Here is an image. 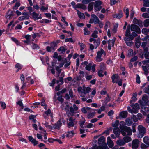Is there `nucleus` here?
<instances>
[{
  "label": "nucleus",
  "mask_w": 149,
  "mask_h": 149,
  "mask_svg": "<svg viewBox=\"0 0 149 149\" xmlns=\"http://www.w3.org/2000/svg\"><path fill=\"white\" fill-rule=\"evenodd\" d=\"M77 14L79 18L81 19H84L85 18V16L84 14L78 10H77Z\"/></svg>",
  "instance_id": "obj_23"
},
{
  "label": "nucleus",
  "mask_w": 149,
  "mask_h": 149,
  "mask_svg": "<svg viewBox=\"0 0 149 149\" xmlns=\"http://www.w3.org/2000/svg\"><path fill=\"white\" fill-rule=\"evenodd\" d=\"M75 7L77 8H80L83 10H86V7L85 5L78 3L76 5Z\"/></svg>",
  "instance_id": "obj_21"
},
{
  "label": "nucleus",
  "mask_w": 149,
  "mask_h": 149,
  "mask_svg": "<svg viewBox=\"0 0 149 149\" xmlns=\"http://www.w3.org/2000/svg\"><path fill=\"white\" fill-rule=\"evenodd\" d=\"M100 40L99 39H98V40H97V41L95 43H94V46H95V49H96L100 45Z\"/></svg>",
  "instance_id": "obj_45"
},
{
  "label": "nucleus",
  "mask_w": 149,
  "mask_h": 149,
  "mask_svg": "<svg viewBox=\"0 0 149 149\" xmlns=\"http://www.w3.org/2000/svg\"><path fill=\"white\" fill-rule=\"evenodd\" d=\"M57 44L55 42H53L51 43L50 46L52 49L54 51L55 49V47L57 46Z\"/></svg>",
  "instance_id": "obj_35"
},
{
  "label": "nucleus",
  "mask_w": 149,
  "mask_h": 149,
  "mask_svg": "<svg viewBox=\"0 0 149 149\" xmlns=\"http://www.w3.org/2000/svg\"><path fill=\"white\" fill-rule=\"evenodd\" d=\"M23 24V22H21L20 24H17L15 27V29H20L22 28V26Z\"/></svg>",
  "instance_id": "obj_42"
},
{
  "label": "nucleus",
  "mask_w": 149,
  "mask_h": 149,
  "mask_svg": "<svg viewBox=\"0 0 149 149\" xmlns=\"http://www.w3.org/2000/svg\"><path fill=\"white\" fill-rule=\"evenodd\" d=\"M105 139L103 136H101L98 139V143L99 145L97 147H93L90 149H109L107 144L105 143Z\"/></svg>",
  "instance_id": "obj_1"
},
{
  "label": "nucleus",
  "mask_w": 149,
  "mask_h": 149,
  "mask_svg": "<svg viewBox=\"0 0 149 149\" xmlns=\"http://www.w3.org/2000/svg\"><path fill=\"white\" fill-rule=\"evenodd\" d=\"M78 44L80 45V46L81 47L80 49L81 50H83L85 47V44L83 43H80V42H78Z\"/></svg>",
  "instance_id": "obj_54"
},
{
  "label": "nucleus",
  "mask_w": 149,
  "mask_h": 149,
  "mask_svg": "<svg viewBox=\"0 0 149 149\" xmlns=\"http://www.w3.org/2000/svg\"><path fill=\"white\" fill-rule=\"evenodd\" d=\"M142 68L143 70L145 72V73L146 74H147L148 73V71L147 68L146 66H142Z\"/></svg>",
  "instance_id": "obj_43"
},
{
  "label": "nucleus",
  "mask_w": 149,
  "mask_h": 149,
  "mask_svg": "<svg viewBox=\"0 0 149 149\" xmlns=\"http://www.w3.org/2000/svg\"><path fill=\"white\" fill-rule=\"evenodd\" d=\"M91 17L94 21V23L97 24L100 21L99 18L95 15L92 14L91 15Z\"/></svg>",
  "instance_id": "obj_20"
},
{
  "label": "nucleus",
  "mask_w": 149,
  "mask_h": 149,
  "mask_svg": "<svg viewBox=\"0 0 149 149\" xmlns=\"http://www.w3.org/2000/svg\"><path fill=\"white\" fill-rule=\"evenodd\" d=\"M93 3H90L88 6V10L89 11H91L93 9Z\"/></svg>",
  "instance_id": "obj_36"
},
{
  "label": "nucleus",
  "mask_w": 149,
  "mask_h": 149,
  "mask_svg": "<svg viewBox=\"0 0 149 149\" xmlns=\"http://www.w3.org/2000/svg\"><path fill=\"white\" fill-rule=\"evenodd\" d=\"M110 25V22L109 21H107L105 24L104 28L105 30H107V29L108 26Z\"/></svg>",
  "instance_id": "obj_63"
},
{
  "label": "nucleus",
  "mask_w": 149,
  "mask_h": 149,
  "mask_svg": "<svg viewBox=\"0 0 149 149\" xmlns=\"http://www.w3.org/2000/svg\"><path fill=\"white\" fill-rule=\"evenodd\" d=\"M107 141L108 145L110 148H112L113 146V141L111 140L110 137H107Z\"/></svg>",
  "instance_id": "obj_16"
},
{
  "label": "nucleus",
  "mask_w": 149,
  "mask_h": 149,
  "mask_svg": "<svg viewBox=\"0 0 149 149\" xmlns=\"http://www.w3.org/2000/svg\"><path fill=\"white\" fill-rule=\"evenodd\" d=\"M113 132L116 137H118L120 135V130L118 127H115L113 129Z\"/></svg>",
  "instance_id": "obj_19"
},
{
  "label": "nucleus",
  "mask_w": 149,
  "mask_h": 149,
  "mask_svg": "<svg viewBox=\"0 0 149 149\" xmlns=\"http://www.w3.org/2000/svg\"><path fill=\"white\" fill-rule=\"evenodd\" d=\"M121 133L123 136L131 135L132 134V130L130 127L125 126L122 128Z\"/></svg>",
  "instance_id": "obj_2"
},
{
  "label": "nucleus",
  "mask_w": 149,
  "mask_h": 149,
  "mask_svg": "<svg viewBox=\"0 0 149 149\" xmlns=\"http://www.w3.org/2000/svg\"><path fill=\"white\" fill-rule=\"evenodd\" d=\"M144 92L147 94L149 93V85L146 87H145L144 89Z\"/></svg>",
  "instance_id": "obj_64"
},
{
  "label": "nucleus",
  "mask_w": 149,
  "mask_h": 149,
  "mask_svg": "<svg viewBox=\"0 0 149 149\" xmlns=\"http://www.w3.org/2000/svg\"><path fill=\"white\" fill-rule=\"evenodd\" d=\"M13 16V13L12 11H8L6 15V18L10 19H11V17Z\"/></svg>",
  "instance_id": "obj_22"
},
{
  "label": "nucleus",
  "mask_w": 149,
  "mask_h": 149,
  "mask_svg": "<svg viewBox=\"0 0 149 149\" xmlns=\"http://www.w3.org/2000/svg\"><path fill=\"white\" fill-rule=\"evenodd\" d=\"M144 26L146 27L149 26V19H145L143 22Z\"/></svg>",
  "instance_id": "obj_38"
},
{
  "label": "nucleus",
  "mask_w": 149,
  "mask_h": 149,
  "mask_svg": "<svg viewBox=\"0 0 149 149\" xmlns=\"http://www.w3.org/2000/svg\"><path fill=\"white\" fill-rule=\"evenodd\" d=\"M57 100L61 103H62L64 101V99L62 98V96H58L57 97Z\"/></svg>",
  "instance_id": "obj_58"
},
{
  "label": "nucleus",
  "mask_w": 149,
  "mask_h": 149,
  "mask_svg": "<svg viewBox=\"0 0 149 149\" xmlns=\"http://www.w3.org/2000/svg\"><path fill=\"white\" fill-rule=\"evenodd\" d=\"M90 110H91V108L88 107H84L81 109L82 112L84 114H86L87 113V111H89Z\"/></svg>",
  "instance_id": "obj_25"
},
{
  "label": "nucleus",
  "mask_w": 149,
  "mask_h": 149,
  "mask_svg": "<svg viewBox=\"0 0 149 149\" xmlns=\"http://www.w3.org/2000/svg\"><path fill=\"white\" fill-rule=\"evenodd\" d=\"M128 113L127 111H123L120 113L119 115L120 118V117L122 118H125L127 116Z\"/></svg>",
  "instance_id": "obj_17"
},
{
  "label": "nucleus",
  "mask_w": 149,
  "mask_h": 149,
  "mask_svg": "<svg viewBox=\"0 0 149 149\" xmlns=\"http://www.w3.org/2000/svg\"><path fill=\"white\" fill-rule=\"evenodd\" d=\"M51 111L49 109H48V110L45 111V114H47L48 115L49 114H50V116L52 118L53 117V116L52 114H51Z\"/></svg>",
  "instance_id": "obj_46"
},
{
  "label": "nucleus",
  "mask_w": 149,
  "mask_h": 149,
  "mask_svg": "<svg viewBox=\"0 0 149 149\" xmlns=\"http://www.w3.org/2000/svg\"><path fill=\"white\" fill-rule=\"evenodd\" d=\"M103 70H100L98 72V74L99 77H102L104 76V74H103Z\"/></svg>",
  "instance_id": "obj_50"
},
{
  "label": "nucleus",
  "mask_w": 149,
  "mask_h": 149,
  "mask_svg": "<svg viewBox=\"0 0 149 149\" xmlns=\"http://www.w3.org/2000/svg\"><path fill=\"white\" fill-rule=\"evenodd\" d=\"M139 131L138 137L139 138H142L146 132V129L141 125H139L138 127Z\"/></svg>",
  "instance_id": "obj_3"
},
{
  "label": "nucleus",
  "mask_w": 149,
  "mask_h": 149,
  "mask_svg": "<svg viewBox=\"0 0 149 149\" xmlns=\"http://www.w3.org/2000/svg\"><path fill=\"white\" fill-rule=\"evenodd\" d=\"M62 123L60 120H58L54 125L52 126V129H58L62 125Z\"/></svg>",
  "instance_id": "obj_14"
},
{
  "label": "nucleus",
  "mask_w": 149,
  "mask_h": 149,
  "mask_svg": "<svg viewBox=\"0 0 149 149\" xmlns=\"http://www.w3.org/2000/svg\"><path fill=\"white\" fill-rule=\"evenodd\" d=\"M15 68L18 69L16 71V72H17L20 70L22 68V66L21 64L19 63H17L15 65Z\"/></svg>",
  "instance_id": "obj_32"
},
{
  "label": "nucleus",
  "mask_w": 149,
  "mask_h": 149,
  "mask_svg": "<svg viewBox=\"0 0 149 149\" xmlns=\"http://www.w3.org/2000/svg\"><path fill=\"white\" fill-rule=\"evenodd\" d=\"M25 18H26V19H29V17H28L22 16L19 17L18 18V19L20 21H22L24 20Z\"/></svg>",
  "instance_id": "obj_59"
},
{
  "label": "nucleus",
  "mask_w": 149,
  "mask_h": 149,
  "mask_svg": "<svg viewBox=\"0 0 149 149\" xmlns=\"http://www.w3.org/2000/svg\"><path fill=\"white\" fill-rule=\"evenodd\" d=\"M126 125L130 126L132 123V119L130 118H128L125 120Z\"/></svg>",
  "instance_id": "obj_18"
},
{
  "label": "nucleus",
  "mask_w": 149,
  "mask_h": 149,
  "mask_svg": "<svg viewBox=\"0 0 149 149\" xmlns=\"http://www.w3.org/2000/svg\"><path fill=\"white\" fill-rule=\"evenodd\" d=\"M131 30L132 31H135L137 33L140 31V29L139 26L134 24H132L131 26Z\"/></svg>",
  "instance_id": "obj_12"
},
{
  "label": "nucleus",
  "mask_w": 149,
  "mask_h": 149,
  "mask_svg": "<svg viewBox=\"0 0 149 149\" xmlns=\"http://www.w3.org/2000/svg\"><path fill=\"white\" fill-rule=\"evenodd\" d=\"M123 16V12L122 11H120L118 13L114 14L113 16L114 18L120 19Z\"/></svg>",
  "instance_id": "obj_15"
},
{
  "label": "nucleus",
  "mask_w": 149,
  "mask_h": 149,
  "mask_svg": "<svg viewBox=\"0 0 149 149\" xmlns=\"http://www.w3.org/2000/svg\"><path fill=\"white\" fill-rule=\"evenodd\" d=\"M98 32L96 30H95L94 32L92 33V36L94 38H97L98 36L97 34H98Z\"/></svg>",
  "instance_id": "obj_44"
},
{
  "label": "nucleus",
  "mask_w": 149,
  "mask_h": 149,
  "mask_svg": "<svg viewBox=\"0 0 149 149\" xmlns=\"http://www.w3.org/2000/svg\"><path fill=\"white\" fill-rule=\"evenodd\" d=\"M30 15L32 16L34 20L42 18L41 14L39 16V14L36 13L35 12H33L32 13H31Z\"/></svg>",
  "instance_id": "obj_10"
},
{
  "label": "nucleus",
  "mask_w": 149,
  "mask_h": 149,
  "mask_svg": "<svg viewBox=\"0 0 149 149\" xmlns=\"http://www.w3.org/2000/svg\"><path fill=\"white\" fill-rule=\"evenodd\" d=\"M142 16L145 18H149V14L146 13H143Z\"/></svg>",
  "instance_id": "obj_52"
},
{
  "label": "nucleus",
  "mask_w": 149,
  "mask_h": 149,
  "mask_svg": "<svg viewBox=\"0 0 149 149\" xmlns=\"http://www.w3.org/2000/svg\"><path fill=\"white\" fill-rule=\"evenodd\" d=\"M143 142L148 146H149V139L148 136H145L143 138Z\"/></svg>",
  "instance_id": "obj_26"
},
{
  "label": "nucleus",
  "mask_w": 149,
  "mask_h": 149,
  "mask_svg": "<svg viewBox=\"0 0 149 149\" xmlns=\"http://www.w3.org/2000/svg\"><path fill=\"white\" fill-rule=\"evenodd\" d=\"M135 22L134 23L139 25V26H140L142 25V22L141 21L136 19Z\"/></svg>",
  "instance_id": "obj_60"
},
{
  "label": "nucleus",
  "mask_w": 149,
  "mask_h": 149,
  "mask_svg": "<svg viewBox=\"0 0 149 149\" xmlns=\"http://www.w3.org/2000/svg\"><path fill=\"white\" fill-rule=\"evenodd\" d=\"M100 70H105L106 68V65L103 63H100Z\"/></svg>",
  "instance_id": "obj_33"
},
{
  "label": "nucleus",
  "mask_w": 149,
  "mask_h": 149,
  "mask_svg": "<svg viewBox=\"0 0 149 149\" xmlns=\"http://www.w3.org/2000/svg\"><path fill=\"white\" fill-rule=\"evenodd\" d=\"M20 5V4L19 2H16L15 3L14 6L13 7V9L15 10H16L17 9L18 7Z\"/></svg>",
  "instance_id": "obj_49"
},
{
  "label": "nucleus",
  "mask_w": 149,
  "mask_h": 149,
  "mask_svg": "<svg viewBox=\"0 0 149 149\" xmlns=\"http://www.w3.org/2000/svg\"><path fill=\"white\" fill-rule=\"evenodd\" d=\"M84 34L85 35H89L90 34V32L88 30V29L85 27L84 29Z\"/></svg>",
  "instance_id": "obj_41"
},
{
  "label": "nucleus",
  "mask_w": 149,
  "mask_h": 149,
  "mask_svg": "<svg viewBox=\"0 0 149 149\" xmlns=\"http://www.w3.org/2000/svg\"><path fill=\"white\" fill-rule=\"evenodd\" d=\"M102 4V2L98 0L95 2L94 8L95 11H98L100 10L102 8L101 6Z\"/></svg>",
  "instance_id": "obj_6"
},
{
  "label": "nucleus",
  "mask_w": 149,
  "mask_h": 149,
  "mask_svg": "<svg viewBox=\"0 0 149 149\" xmlns=\"http://www.w3.org/2000/svg\"><path fill=\"white\" fill-rule=\"evenodd\" d=\"M16 103L17 105H19L20 107H21V108L22 109H23V105L22 101H19L17 102Z\"/></svg>",
  "instance_id": "obj_56"
},
{
  "label": "nucleus",
  "mask_w": 149,
  "mask_h": 149,
  "mask_svg": "<svg viewBox=\"0 0 149 149\" xmlns=\"http://www.w3.org/2000/svg\"><path fill=\"white\" fill-rule=\"evenodd\" d=\"M139 144V141L138 139L133 140L132 142V148L133 149H136L138 148Z\"/></svg>",
  "instance_id": "obj_9"
},
{
  "label": "nucleus",
  "mask_w": 149,
  "mask_h": 149,
  "mask_svg": "<svg viewBox=\"0 0 149 149\" xmlns=\"http://www.w3.org/2000/svg\"><path fill=\"white\" fill-rule=\"evenodd\" d=\"M11 39L12 41L14 42L17 45H19V43L18 40L16 38L14 37H12Z\"/></svg>",
  "instance_id": "obj_57"
},
{
  "label": "nucleus",
  "mask_w": 149,
  "mask_h": 149,
  "mask_svg": "<svg viewBox=\"0 0 149 149\" xmlns=\"http://www.w3.org/2000/svg\"><path fill=\"white\" fill-rule=\"evenodd\" d=\"M124 12L126 15V18H127L129 16V10L128 8L125 7L124 8Z\"/></svg>",
  "instance_id": "obj_28"
},
{
  "label": "nucleus",
  "mask_w": 149,
  "mask_h": 149,
  "mask_svg": "<svg viewBox=\"0 0 149 149\" xmlns=\"http://www.w3.org/2000/svg\"><path fill=\"white\" fill-rule=\"evenodd\" d=\"M32 47L33 49H38L40 48L38 45L33 43H32Z\"/></svg>",
  "instance_id": "obj_40"
},
{
  "label": "nucleus",
  "mask_w": 149,
  "mask_h": 149,
  "mask_svg": "<svg viewBox=\"0 0 149 149\" xmlns=\"http://www.w3.org/2000/svg\"><path fill=\"white\" fill-rule=\"evenodd\" d=\"M68 134L67 135V136L68 137H72L74 134V132L73 131H68Z\"/></svg>",
  "instance_id": "obj_37"
},
{
  "label": "nucleus",
  "mask_w": 149,
  "mask_h": 149,
  "mask_svg": "<svg viewBox=\"0 0 149 149\" xmlns=\"http://www.w3.org/2000/svg\"><path fill=\"white\" fill-rule=\"evenodd\" d=\"M112 82L113 83H117L119 79V76L117 74H113L111 77Z\"/></svg>",
  "instance_id": "obj_13"
},
{
  "label": "nucleus",
  "mask_w": 149,
  "mask_h": 149,
  "mask_svg": "<svg viewBox=\"0 0 149 149\" xmlns=\"http://www.w3.org/2000/svg\"><path fill=\"white\" fill-rule=\"evenodd\" d=\"M130 34H131L130 28L129 27V28H128L127 27L126 30L125 35L127 37L128 36L130 35Z\"/></svg>",
  "instance_id": "obj_55"
},
{
  "label": "nucleus",
  "mask_w": 149,
  "mask_h": 149,
  "mask_svg": "<svg viewBox=\"0 0 149 149\" xmlns=\"http://www.w3.org/2000/svg\"><path fill=\"white\" fill-rule=\"evenodd\" d=\"M131 107L132 108L133 113H137L138 110L139 109V106L138 104L135 103L134 105L132 104Z\"/></svg>",
  "instance_id": "obj_8"
},
{
  "label": "nucleus",
  "mask_w": 149,
  "mask_h": 149,
  "mask_svg": "<svg viewBox=\"0 0 149 149\" xmlns=\"http://www.w3.org/2000/svg\"><path fill=\"white\" fill-rule=\"evenodd\" d=\"M69 106L67 102L63 103L61 105V107L62 108L65 109H68L69 108Z\"/></svg>",
  "instance_id": "obj_30"
},
{
  "label": "nucleus",
  "mask_w": 149,
  "mask_h": 149,
  "mask_svg": "<svg viewBox=\"0 0 149 149\" xmlns=\"http://www.w3.org/2000/svg\"><path fill=\"white\" fill-rule=\"evenodd\" d=\"M72 78L71 77H68L64 79V81L66 83H68L69 81H71Z\"/></svg>",
  "instance_id": "obj_61"
},
{
  "label": "nucleus",
  "mask_w": 149,
  "mask_h": 149,
  "mask_svg": "<svg viewBox=\"0 0 149 149\" xmlns=\"http://www.w3.org/2000/svg\"><path fill=\"white\" fill-rule=\"evenodd\" d=\"M91 90V88L89 87H85L83 86V87H79L78 89V91L79 92L84 93V94H86L87 93H89Z\"/></svg>",
  "instance_id": "obj_5"
},
{
  "label": "nucleus",
  "mask_w": 149,
  "mask_h": 149,
  "mask_svg": "<svg viewBox=\"0 0 149 149\" xmlns=\"http://www.w3.org/2000/svg\"><path fill=\"white\" fill-rule=\"evenodd\" d=\"M69 108L72 116H73L74 114L76 113H77L76 111L78 109V107L75 104H74L73 106H71Z\"/></svg>",
  "instance_id": "obj_7"
},
{
  "label": "nucleus",
  "mask_w": 149,
  "mask_h": 149,
  "mask_svg": "<svg viewBox=\"0 0 149 149\" xmlns=\"http://www.w3.org/2000/svg\"><path fill=\"white\" fill-rule=\"evenodd\" d=\"M117 144L119 146H123L125 144V142L123 140L120 139L116 141Z\"/></svg>",
  "instance_id": "obj_24"
},
{
  "label": "nucleus",
  "mask_w": 149,
  "mask_h": 149,
  "mask_svg": "<svg viewBox=\"0 0 149 149\" xmlns=\"http://www.w3.org/2000/svg\"><path fill=\"white\" fill-rule=\"evenodd\" d=\"M148 96L146 94H144L143 96L141 101H143V102H146L148 100Z\"/></svg>",
  "instance_id": "obj_39"
},
{
  "label": "nucleus",
  "mask_w": 149,
  "mask_h": 149,
  "mask_svg": "<svg viewBox=\"0 0 149 149\" xmlns=\"http://www.w3.org/2000/svg\"><path fill=\"white\" fill-rule=\"evenodd\" d=\"M56 69L57 71V74H58V77L59 76V74L61 73V69H60V67L58 66H57L56 67Z\"/></svg>",
  "instance_id": "obj_48"
},
{
  "label": "nucleus",
  "mask_w": 149,
  "mask_h": 149,
  "mask_svg": "<svg viewBox=\"0 0 149 149\" xmlns=\"http://www.w3.org/2000/svg\"><path fill=\"white\" fill-rule=\"evenodd\" d=\"M123 140L125 143L130 141L132 140V139L130 137L128 136H126L123 138Z\"/></svg>",
  "instance_id": "obj_34"
},
{
  "label": "nucleus",
  "mask_w": 149,
  "mask_h": 149,
  "mask_svg": "<svg viewBox=\"0 0 149 149\" xmlns=\"http://www.w3.org/2000/svg\"><path fill=\"white\" fill-rule=\"evenodd\" d=\"M133 50L132 49H130L128 50V56L129 57H130L133 54Z\"/></svg>",
  "instance_id": "obj_62"
},
{
  "label": "nucleus",
  "mask_w": 149,
  "mask_h": 149,
  "mask_svg": "<svg viewBox=\"0 0 149 149\" xmlns=\"http://www.w3.org/2000/svg\"><path fill=\"white\" fill-rule=\"evenodd\" d=\"M68 127L70 128L71 127H73L74 125V122H70L69 123L67 122Z\"/></svg>",
  "instance_id": "obj_47"
},
{
  "label": "nucleus",
  "mask_w": 149,
  "mask_h": 149,
  "mask_svg": "<svg viewBox=\"0 0 149 149\" xmlns=\"http://www.w3.org/2000/svg\"><path fill=\"white\" fill-rule=\"evenodd\" d=\"M43 124L47 128L50 129L52 130V126L48 125V123L46 122L45 123H43Z\"/></svg>",
  "instance_id": "obj_51"
},
{
  "label": "nucleus",
  "mask_w": 149,
  "mask_h": 149,
  "mask_svg": "<svg viewBox=\"0 0 149 149\" xmlns=\"http://www.w3.org/2000/svg\"><path fill=\"white\" fill-rule=\"evenodd\" d=\"M103 54H104V56L106 55L105 52L103 49H102L98 51L96 58V61L100 62L103 59L101 58V56Z\"/></svg>",
  "instance_id": "obj_4"
},
{
  "label": "nucleus",
  "mask_w": 149,
  "mask_h": 149,
  "mask_svg": "<svg viewBox=\"0 0 149 149\" xmlns=\"http://www.w3.org/2000/svg\"><path fill=\"white\" fill-rule=\"evenodd\" d=\"M115 40V38H113V39L112 40H109L108 41V45L111 46V47L113 46Z\"/></svg>",
  "instance_id": "obj_31"
},
{
  "label": "nucleus",
  "mask_w": 149,
  "mask_h": 149,
  "mask_svg": "<svg viewBox=\"0 0 149 149\" xmlns=\"http://www.w3.org/2000/svg\"><path fill=\"white\" fill-rule=\"evenodd\" d=\"M140 105L141 109L144 110L146 112L149 111V107H147V106L143 104H140Z\"/></svg>",
  "instance_id": "obj_27"
},
{
  "label": "nucleus",
  "mask_w": 149,
  "mask_h": 149,
  "mask_svg": "<svg viewBox=\"0 0 149 149\" xmlns=\"http://www.w3.org/2000/svg\"><path fill=\"white\" fill-rule=\"evenodd\" d=\"M1 106L2 107V109H4L6 106V105L5 103L3 102H0Z\"/></svg>",
  "instance_id": "obj_53"
},
{
  "label": "nucleus",
  "mask_w": 149,
  "mask_h": 149,
  "mask_svg": "<svg viewBox=\"0 0 149 149\" xmlns=\"http://www.w3.org/2000/svg\"><path fill=\"white\" fill-rule=\"evenodd\" d=\"M95 110L91 109V110H89L90 112L88 113L87 115V117L88 119H91L94 117L96 113V112L94 111H93V110L94 111Z\"/></svg>",
  "instance_id": "obj_11"
},
{
  "label": "nucleus",
  "mask_w": 149,
  "mask_h": 149,
  "mask_svg": "<svg viewBox=\"0 0 149 149\" xmlns=\"http://www.w3.org/2000/svg\"><path fill=\"white\" fill-rule=\"evenodd\" d=\"M138 102L140 103V104H143L146 106H149V100L147 101L146 102H143L141 100H139Z\"/></svg>",
  "instance_id": "obj_29"
}]
</instances>
